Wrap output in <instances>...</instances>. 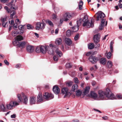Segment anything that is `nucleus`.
<instances>
[{"label":"nucleus","instance_id":"39448f33","mask_svg":"<svg viewBox=\"0 0 122 122\" xmlns=\"http://www.w3.org/2000/svg\"><path fill=\"white\" fill-rule=\"evenodd\" d=\"M94 16L96 18V20L98 21L103 19L105 17V15L102 12L99 11Z\"/></svg>","mask_w":122,"mask_h":122},{"label":"nucleus","instance_id":"423d86ee","mask_svg":"<svg viewBox=\"0 0 122 122\" xmlns=\"http://www.w3.org/2000/svg\"><path fill=\"white\" fill-rule=\"evenodd\" d=\"M61 92L62 94L64 95V98L69 97L71 95V93L69 91L68 88L66 87H64L62 89Z\"/></svg>","mask_w":122,"mask_h":122},{"label":"nucleus","instance_id":"338daca9","mask_svg":"<svg viewBox=\"0 0 122 122\" xmlns=\"http://www.w3.org/2000/svg\"><path fill=\"white\" fill-rule=\"evenodd\" d=\"M21 66V65L20 64H17L16 65L15 67L16 68H19Z\"/></svg>","mask_w":122,"mask_h":122},{"label":"nucleus","instance_id":"7ed1b4c3","mask_svg":"<svg viewBox=\"0 0 122 122\" xmlns=\"http://www.w3.org/2000/svg\"><path fill=\"white\" fill-rule=\"evenodd\" d=\"M19 104V102L16 101H11L10 102L6 104V106L7 109L10 110L12 109L13 107Z\"/></svg>","mask_w":122,"mask_h":122},{"label":"nucleus","instance_id":"9b49d317","mask_svg":"<svg viewBox=\"0 0 122 122\" xmlns=\"http://www.w3.org/2000/svg\"><path fill=\"white\" fill-rule=\"evenodd\" d=\"M36 29L39 30L40 29H43L45 28V25L43 23L42 24L40 22H38L36 23Z\"/></svg>","mask_w":122,"mask_h":122},{"label":"nucleus","instance_id":"a19ab883","mask_svg":"<svg viewBox=\"0 0 122 122\" xmlns=\"http://www.w3.org/2000/svg\"><path fill=\"white\" fill-rule=\"evenodd\" d=\"M16 39L13 42V44L15 46H16L17 45L18 46L19 42Z\"/></svg>","mask_w":122,"mask_h":122},{"label":"nucleus","instance_id":"c03bdc74","mask_svg":"<svg viewBox=\"0 0 122 122\" xmlns=\"http://www.w3.org/2000/svg\"><path fill=\"white\" fill-rule=\"evenodd\" d=\"M83 4V1L81 0L80 1L78 5L79 8H81L82 7V5Z\"/></svg>","mask_w":122,"mask_h":122},{"label":"nucleus","instance_id":"20e7f679","mask_svg":"<svg viewBox=\"0 0 122 122\" xmlns=\"http://www.w3.org/2000/svg\"><path fill=\"white\" fill-rule=\"evenodd\" d=\"M18 97L20 102H21L22 100L25 104L27 103L28 101L27 96L23 93H22L20 94H18Z\"/></svg>","mask_w":122,"mask_h":122},{"label":"nucleus","instance_id":"473e14b6","mask_svg":"<svg viewBox=\"0 0 122 122\" xmlns=\"http://www.w3.org/2000/svg\"><path fill=\"white\" fill-rule=\"evenodd\" d=\"M94 47V44L92 43H89L88 45V47L89 49H93Z\"/></svg>","mask_w":122,"mask_h":122},{"label":"nucleus","instance_id":"5fc2aeb1","mask_svg":"<svg viewBox=\"0 0 122 122\" xmlns=\"http://www.w3.org/2000/svg\"><path fill=\"white\" fill-rule=\"evenodd\" d=\"M9 0H0L1 2L3 3H5L8 2Z\"/></svg>","mask_w":122,"mask_h":122},{"label":"nucleus","instance_id":"4d7b16f0","mask_svg":"<svg viewBox=\"0 0 122 122\" xmlns=\"http://www.w3.org/2000/svg\"><path fill=\"white\" fill-rule=\"evenodd\" d=\"M79 38V35H78L77 34L74 37V39L75 41H76Z\"/></svg>","mask_w":122,"mask_h":122},{"label":"nucleus","instance_id":"864d4df0","mask_svg":"<svg viewBox=\"0 0 122 122\" xmlns=\"http://www.w3.org/2000/svg\"><path fill=\"white\" fill-rule=\"evenodd\" d=\"M27 28L28 29H30L32 28V26L29 24L27 26Z\"/></svg>","mask_w":122,"mask_h":122},{"label":"nucleus","instance_id":"c9c22d12","mask_svg":"<svg viewBox=\"0 0 122 122\" xmlns=\"http://www.w3.org/2000/svg\"><path fill=\"white\" fill-rule=\"evenodd\" d=\"M51 18L53 20H56L57 18V16L56 14H53L51 15Z\"/></svg>","mask_w":122,"mask_h":122},{"label":"nucleus","instance_id":"f704fd0d","mask_svg":"<svg viewBox=\"0 0 122 122\" xmlns=\"http://www.w3.org/2000/svg\"><path fill=\"white\" fill-rule=\"evenodd\" d=\"M16 39L18 41H20L23 40V38L22 36L21 35H18L16 37Z\"/></svg>","mask_w":122,"mask_h":122},{"label":"nucleus","instance_id":"393cba45","mask_svg":"<svg viewBox=\"0 0 122 122\" xmlns=\"http://www.w3.org/2000/svg\"><path fill=\"white\" fill-rule=\"evenodd\" d=\"M26 44V43L24 41L21 42H19L18 46L20 48H24Z\"/></svg>","mask_w":122,"mask_h":122},{"label":"nucleus","instance_id":"69168bd1","mask_svg":"<svg viewBox=\"0 0 122 122\" xmlns=\"http://www.w3.org/2000/svg\"><path fill=\"white\" fill-rule=\"evenodd\" d=\"M9 22L10 24H13L14 23V20H11V22L9 21Z\"/></svg>","mask_w":122,"mask_h":122},{"label":"nucleus","instance_id":"aec40b11","mask_svg":"<svg viewBox=\"0 0 122 122\" xmlns=\"http://www.w3.org/2000/svg\"><path fill=\"white\" fill-rule=\"evenodd\" d=\"M53 91L56 94H58L60 92V90L59 87L56 86H54L53 88Z\"/></svg>","mask_w":122,"mask_h":122},{"label":"nucleus","instance_id":"58836bf2","mask_svg":"<svg viewBox=\"0 0 122 122\" xmlns=\"http://www.w3.org/2000/svg\"><path fill=\"white\" fill-rule=\"evenodd\" d=\"M112 54L111 52H109L107 54V58L109 59H110L112 56Z\"/></svg>","mask_w":122,"mask_h":122},{"label":"nucleus","instance_id":"ddd939ff","mask_svg":"<svg viewBox=\"0 0 122 122\" xmlns=\"http://www.w3.org/2000/svg\"><path fill=\"white\" fill-rule=\"evenodd\" d=\"M1 20L2 22V25L4 27H5L6 26H7L8 25H7V21L6 20V18L5 17H2Z\"/></svg>","mask_w":122,"mask_h":122},{"label":"nucleus","instance_id":"cd10ccee","mask_svg":"<svg viewBox=\"0 0 122 122\" xmlns=\"http://www.w3.org/2000/svg\"><path fill=\"white\" fill-rule=\"evenodd\" d=\"M61 41L62 40L61 39L58 38L56 40L55 42L56 45H58L61 44Z\"/></svg>","mask_w":122,"mask_h":122},{"label":"nucleus","instance_id":"052dcab7","mask_svg":"<svg viewBox=\"0 0 122 122\" xmlns=\"http://www.w3.org/2000/svg\"><path fill=\"white\" fill-rule=\"evenodd\" d=\"M4 62L5 64L7 65H9V63L6 60H5L4 61Z\"/></svg>","mask_w":122,"mask_h":122},{"label":"nucleus","instance_id":"dca6fc26","mask_svg":"<svg viewBox=\"0 0 122 122\" xmlns=\"http://www.w3.org/2000/svg\"><path fill=\"white\" fill-rule=\"evenodd\" d=\"M16 0H12L10 2L7 4V5L10 8H15Z\"/></svg>","mask_w":122,"mask_h":122},{"label":"nucleus","instance_id":"774afa93","mask_svg":"<svg viewBox=\"0 0 122 122\" xmlns=\"http://www.w3.org/2000/svg\"><path fill=\"white\" fill-rule=\"evenodd\" d=\"M59 29L58 28H57L55 30V33L56 34L58 33Z\"/></svg>","mask_w":122,"mask_h":122},{"label":"nucleus","instance_id":"5701e85b","mask_svg":"<svg viewBox=\"0 0 122 122\" xmlns=\"http://www.w3.org/2000/svg\"><path fill=\"white\" fill-rule=\"evenodd\" d=\"M90 87L89 86H86L84 89L83 92V94L84 95L87 94L89 92Z\"/></svg>","mask_w":122,"mask_h":122},{"label":"nucleus","instance_id":"603ef678","mask_svg":"<svg viewBox=\"0 0 122 122\" xmlns=\"http://www.w3.org/2000/svg\"><path fill=\"white\" fill-rule=\"evenodd\" d=\"M53 59L55 61H57L58 60V57L56 56H54L53 57Z\"/></svg>","mask_w":122,"mask_h":122},{"label":"nucleus","instance_id":"a211bd4d","mask_svg":"<svg viewBox=\"0 0 122 122\" xmlns=\"http://www.w3.org/2000/svg\"><path fill=\"white\" fill-rule=\"evenodd\" d=\"M37 98V100L38 102H42L43 101L44 98L42 96V93L41 92L39 93Z\"/></svg>","mask_w":122,"mask_h":122},{"label":"nucleus","instance_id":"2eb2a0df","mask_svg":"<svg viewBox=\"0 0 122 122\" xmlns=\"http://www.w3.org/2000/svg\"><path fill=\"white\" fill-rule=\"evenodd\" d=\"M49 48V46H40L41 52L43 54H45L46 52V51L47 50V49Z\"/></svg>","mask_w":122,"mask_h":122},{"label":"nucleus","instance_id":"e2e57ef3","mask_svg":"<svg viewBox=\"0 0 122 122\" xmlns=\"http://www.w3.org/2000/svg\"><path fill=\"white\" fill-rule=\"evenodd\" d=\"M13 27L14 29L15 30L16 28H18V26L17 25H16L15 24H14L13 25Z\"/></svg>","mask_w":122,"mask_h":122},{"label":"nucleus","instance_id":"c756f323","mask_svg":"<svg viewBox=\"0 0 122 122\" xmlns=\"http://www.w3.org/2000/svg\"><path fill=\"white\" fill-rule=\"evenodd\" d=\"M82 93V91L81 90H78L76 92V95L77 97L80 96Z\"/></svg>","mask_w":122,"mask_h":122},{"label":"nucleus","instance_id":"2f4dec72","mask_svg":"<svg viewBox=\"0 0 122 122\" xmlns=\"http://www.w3.org/2000/svg\"><path fill=\"white\" fill-rule=\"evenodd\" d=\"M100 61L101 63L103 65H104L106 63V60L105 58H102L100 59Z\"/></svg>","mask_w":122,"mask_h":122},{"label":"nucleus","instance_id":"b1692460","mask_svg":"<svg viewBox=\"0 0 122 122\" xmlns=\"http://www.w3.org/2000/svg\"><path fill=\"white\" fill-rule=\"evenodd\" d=\"M65 42L66 44L70 46L72 43V41L69 38H66L65 39Z\"/></svg>","mask_w":122,"mask_h":122},{"label":"nucleus","instance_id":"e433bc0d","mask_svg":"<svg viewBox=\"0 0 122 122\" xmlns=\"http://www.w3.org/2000/svg\"><path fill=\"white\" fill-rule=\"evenodd\" d=\"M113 95H114V96L115 97V99H121L122 98V96L121 95V94H117L116 95V96H117V98H116V97H115L114 96V95L113 94Z\"/></svg>","mask_w":122,"mask_h":122},{"label":"nucleus","instance_id":"f03ea898","mask_svg":"<svg viewBox=\"0 0 122 122\" xmlns=\"http://www.w3.org/2000/svg\"><path fill=\"white\" fill-rule=\"evenodd\" d=\"M84 22L83 24V26L84 27H86L87 28L90 27H92L94 26V22L92 20L90 21H89L88 17L87 15H85L82 20Z\"/></svg>","mask_w":122,"mask_h":122},{"label":"nucleus","instance_id":"f8f14e48","mask_svg":"<svg viewBox=\"0 0 122 122\" xmlns=\"http://www.w3.org/2000/svg\"><path fill=\"white\" fill-rule=\"evenodd\" d=\"M89 61L92 64H95L98 61V59L97 58L92 56H90L89 58Z\"/></svg>","mask_w":122,"mask_h":122},{"label":"nucleus","instance_id":"4c0bfd02","mask_svg":"<svg viewBox=\"0 0 122 122\" xmlns=\"http://www.w3.org/2000/svg\"><path fill=\"white\" fill-rule=\"evenodd\" d=\"M18 33L17 30H14L12 32V35L13 36H16L18 34Z\"/></svg>","mask_w":122,"mask_h":122},{"label":"nucleus","instance_id":"a18cd8bd","mask_svg":"<svg viewBox=\"0 0 122 122\" xmlns=\"http://www.w3.org/2000/svg\"><path fill=\"white\" fill-rule=\"evenodd\" d=\"M105 26V25H102L101 24H100L99 25V29L100 30H102L103 28L104 27V26Z\"/></svg>","mask_w":122,"mask_h":122},{"label":"nucleus","instance_id":"bf43d9fd","mask_svg":"<svg viewBox=\"0 0 122 122\" xmlns=\"http://www.w3.org/2000/svg\"><path fill=\"white\" fill-rule=\"evenodd\" d=\"M16 115L15 114H14L11 116L10 117L11 118H15L16 117Z\"/></svg>","mask_w":122,"mask_h":122},{"label":"nucleus","instance_id":"79ce46f5","mask_svg":"<svg viewBox=\"0 0 122 122\" xmlns=\"http://www.w3.org/2000/svg\"><path fill=\"white\" fill-rule=\"evenodd\" d=\"M0 108L2 111H5L6 109L5 106L3 104L1 105Z\"/></svg>","mask_w":122,"mask_h":122},{"label":"nucleus","instance_id":"37998d69","mask_svg":"<svg viewBox=\"0 0 122 122\" xmlns=\"http://www.w3.org/2000/svg\"><path fill=\"white\" fill-rule=\"evenodd\" d=\"M71 34V32L70 30H68L66 32V35L67 36H69Z\"/></svg>","mask_w":122,"mask_h":122},{"label":"nucleus","instance_id":"6e6d98bb","mask_svg":"<svg viewBox=\"0 0 122 122\" xmlns=\"http://www.w3.org/2000/svg\"><path fill=\"white\" fill-rule=\"evenodd\" d=\"M74 81L76 83H78L79 80L77 78H76L74 79Z\"/></svg>","mask_w":122,"mask_h":122},{"label":"nucleus","instance_id":"f257e3e1","mask_svg":"<svg viewBox=\"0 0 122 122\" xmlns=\"http://www.w3.org/2000/svg\"><path fill=\"white\" fill-rule=\"evenodd\" d=\"M98 93L101 99L103 98L105 95H106V97L109 99L113 100L115 98L113 94L110 92L109 89L108 88L106 90L105 92H104L102 90H100L98 91Z\"/></svg>","mask_w":122,"mask_h":122},{"label":"nucleus","instance_id":"13d9d810","mask_svg":"<svg viewBox=\"0 0 122 122\" xmlns=\"http://www.w3.org/2000/svg\"><path fill=\"white\" fill-rule=\"evenodd\" d=\"M72 82L71 81L67 82V85H68V86H71L72 84Z\"/></svg>","mask_w":122,"mask_h":122},{"label":"nucleus","instance_id":"3c124183","mask_svg":"<svg viewBox=\"0 0 122 122\" xmlns=\"http://www.w3.org/2000/svg\"><path fill=\"white\" fill-rule=\"evenodd\" d=\"M24 26L20 25L19 26V28L20 30H23L24 29Z\"/></svg>","mask_w":122,"mask_h":122},{"label":"nucleus","instance_id":"412c9836","mask_svg":"<svg viewBox=\"0 0 122 122\" xmlns=\"http://www.w3.org/2000/svg\"><path fill=\"white\" fill-rule=\"evenodd\" d=\"M30 103L31 104H34L36 102V97L32 96L30 97Z\"/></svg>","mask_w":122,"mask_h":122},{"label":"nucleus","instance_id":"09e8293b","mask_svg":"<svg viewBox=\"0 0 122 122\" xmlns=\"http://www.w3.org/2000/svg\"><path fill=\"white\" fill-rule=\"evenodd\" d=\"M66 67L68 68H70L71 66V64L69 63H67L66 65Z\"/></svg>","mask_w":122,"mask_h":122},{"label":"nucleus","instance_id":"de8ad7c7","mask_svg":"<svg viewBox=\"0 0 122 122\" xmlns=\"http://www.w3.org/2000/svg\"><path fill=\"white\" fill-rule=\"evenodd\" d=\"M15 22L17 25H18L20 24V22L19 20L18 19H17L15 20Z\"/></svg>","mask_w":122,"mask_h":122},{"label":"nucleus","instance_id":"6ab92c4d","mask_svg":"<svg viewBox=\"0 0 122 122\" xmlns=\"http://www.w3.org/2000/svg\"><path fill=\"white\" fill-rule=\"evenodd\" d=\"M26 49L28 52L31 53L33 51L34 48L33 46L30 45L27 46Z\"/></svg>","mask_w":122,"mask_h":122},{"label":"nucleus","instance_id":"0eeeda50","mask_svg":"<svg viewBox=\"0 0 122 122\" xmlns=\"http://www.w3.org/2000/svg\"><path fill=\"white\" fill-rule=\"evenodd\" d=\"M44 98L46 100H48L53 98L54 96L51 94L46 92L43 94Z\"/></svg>","mask_w":122,"mask_h":122},{"label":"nucleus","instance_id":"8fccbe9b","mask_svg":"<svg viewBox=\"0 0 122 122\" xmlns=\"http://www.w3.org/2000/svg\"><path fill=\"white\" fill-rule=\"evenodd\" d=\"M113 44V42H111L110 44V50L112 52H113V47H112V44Z\"/></svg>","mask_w":122,"mask_h":122},{"label":"nucleus","instance_id":"ea45409f","mask_svg":"<svg viewBox=\"0 0 122 122\" xmlns=\"http://www.w3.org/2000/svg\"><path fill=\"white\" fill-rule=\"evenodd\" d=\"M40 46H39L36 48V52L39 53L41 52Z\"/></svg>","mask_w":122,"mask_h":122},{"label":"nucleus","instance_id":"72a5a7b5","mask_svg":"<svg viewBox=\"0 0 122 122\" xmlns=\"http://www.w3.org/2000/svg\"><path fill=\"white\" fill-rule=\"evenodd\" d=\"M56 54L58 55L59 57H61L62 55V53L61 51H60L59 49H57L55 51Z\"/></svg>","mask_w":122,"mask_h":122},{"label":"nucleus","instance_id":"c85d7f7f","mask_svg":"<svg viewBox=\"0 0 122 122\" xmlns=\"http://www.w3.org/2000/svg\"><path fill=\"white\" fill-rule=\"evenodd\" d=\"M46 22L47 24L51 26H54V24L50 20H46Z\"/></svg>","mask_w":122,"mask_h":122},{"label":"nucleus","instance_id":"7c9ffc66","mask_svg":"<svg viewBox=\"0 0 122 122\" xmlns=\"http://www.w3.org/2000/svg\"><path fill=\"white\" fill-rule=\"evenodd\" d=\"M78 88V85L76 84L73 85L71 88V91H74L77 90Z\"/></svg>","mask_w":122,"mask_h":122},{"label":"nucleus","instance_id":"49530a36","mask_svg":"<svg viewBox=\"0 0 122 122\" xmlns=\"http://www.w3.org/2000/svg\"><path fill=\"white\" fill-rule=\"evenodd\" d=\"M54 10L56 14H57L59 11V8H54Z\"/></svg>","mask_w":122,"mask_h":122},{"label":"nucleus","instance_id":"6e6552de","mask_svg":"<svg viewBox=\"0 0 122 122\" xmlns=\"http://www.w3.org/2000/svg\"><path fill=\"white\" fill-rule=\"evenodd\" d=\"M55 47V46L52 44L49 45V48L47 49V51L48 53L50 54L53 55L54 54V51L53 49Z\"/></svg>","mask_w":122,"mask_h":122},{"label":"nucleus","instance_id":"1a4fd4ad","mask_svg":"<svg viewBox=\"0 0 122 122\" xmlns=\"http://www.w3.org/2000/svg\"><path fill=\"white\" fill-rule=\"evenodd\" d=\"M8 13H10V17L11 18H13V17L15 14V8H5Z\"/></svg>","mask_w":122,"mask_h":122},{"label":"nucleus","instance_id":"9d476101","mask_svg":"<svg viewBox=\"0 0 122 122\" xmlns=\"http://www.w3.org/2000/svg\"><path fill=\"white\" fill-rule=\"evenodd\" d=\"M82 21H83L82 20L81 18H78L77 21V27H75V28L76 29L75 30H74V29H73L74 28V27H73L72 28L73 30L74 31L76 32L78 30L79 26L82 23Z\"/></svg>","mask_w":122,"mask_h":122},{"label":"nucleus","instance_id":"f3484780","mask_svg":"<svg viewBox=\"0 0 122 122\" xmlns=\"http://www.w3.org/2000/svg\"><path fill=\"white\" fill-rule=\"evenodd\" d=\"M100 38V36L98 34L94 35L93 37L94 42L96 43L99 42V41Z\"/></svg>","mask_w":122,"mask_h":122},{"label":"nucleus","instance_id":"a878e982","mask_svg":"<svg viewBox=\"0 0 122 122\" xmlns=\"http://www.w3.org/2000/svg\"><path fill=\"white\" fill-rule=\"evenodd\" d=\"M100 20H101L100 24L106 26L107 24V22L106 20L105 19H103Z\"/></svg>","mask_w":122,"mask_h":122},{"label":"nucleus","instance_id":"4468645a","mask_svg":"<svg viewBox=\"0 0 122 122\" xmlns=\"http://www.w3.org/2000/svg\"><path fill=\"white\" fill-rule=\"evenodd\" d=\"M63 16L64 18V20L67 21L69 20V18L71 17V16L69 13H66L63 15Z\"/></svg>","mask_w":122,"mask_h":122},{"label":"nucleus","instance_id":"bb28decb","mask_svg":"<svg viewBox=\"0 0 122 122\" xmlns=\"http://www.w3.org/2000/svg\"><path fill=\"white\" fill-rule=\"evenodd\" d=\"M113 65L112 62L110 61H108L106 64L107 66L109 68H111Z\"/></svg>","mask_w":122,"mask_h":122},{"label":"nucleus","instance_id":"4be33fe9","mask_svg":"<svg viewBox=\"0 0 122 122\" xmlns=\"http://www.w3.org/2000/svg\"><path fill=\"white\" fill-rule=\"evenodd\" d=\"M90 97L94 99H96L97 97V94L94 92H91L90 93Z\"/></svg>","mask_w":122,"mask_h":122},{"label":"nucleus","instance_id":"0e129e2a","mask_svg":"<svg viewBox=\"0 0 122 122\" xmlns=\"http://www.w3.org/2000/svg\"><path fill=\"white\" fill-rule=\"evenodd\" d=\"M97 9H96V8H94V9L92 8L91 10L92 11H94L95 12L97 10Z\"/></svg>","mask_w":122,"mask_h":122},{"label":"nucleus","instance_id":"680f3d73","mask_svg":"<svg viewBox=\"0 0 122 122\" xmlns=\"http://www.w3.org/2000/svg\"><path fill=\"white\" fill-rule=\"evenodd\" d=\"M92 53L90 52H88L87 53L86 55L87 56H89Z\"/></svg>","mask_w":122,"mask_h":122}]
</instances>
